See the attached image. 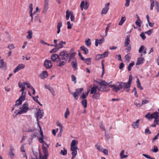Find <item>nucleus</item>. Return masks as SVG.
<instances>
[{
  "label": "nucleus",
  "mask_w": 159,
  "mask_h": 159,
  "mask_svg": "<svg viewBox=\"0 0 159 159\" xmlns=\"http://www.w3.org/2000/svg\"><path fill=\"white\" fill-rule=\"evenodd\" d=\"M48 76L47 71H43L40 75L39 77L42 79H44L46 78Z\"/></svg>",
  "instance_id": "5701e85b"
},
{
  "label": "nucleus",
  "mask_w": 159,
  "mask_h": 159,
  "mask_svg": "<svg viewBox=\"0 0 159 159\" xmlns=\"http://www.w3.org/2000/svg\"><path fill=\"white\" fill-rule=\"evenodd\" d=\"M25 84L26 83H19L18 85L19 88H21L20 90V92H21V96L26 97V93L24 92V91L25 89Z\"/></svg>",
  "instance_id": "39448f33"
},
{
  "label": "nucleus",
  "mask_w": 159,
  "mask_h": 159,
  "mask_svg": "<svg viewBox=\"0 0 159 159\" xmlns=\"http://www.w3.org/2000/svg\"><path fill=\"white\" fill-rule=\"evenodd\" d=\"M98 89H99V88H98L97 86H94L91 88L90 94H93L96 93L97 92V90L98 89Z\"/></svg>",
  "instance_id": "6ab92c4d"
},
{
  "label": "nucleus",
  "mask_w": 159,
  "mask_h": 159,
  "mask_svg": "<svg viewBox=\"0 0 159 159\" xmlns=\"http://www.w3.org/2000/svg\"><path fill=\"white\" fill-rule=\"evenodd\" d=\"M67 29H71L72 28V25L73 24H71L70 21H68L67 22Z\"/></svg>",
  "instance_id": "6e6d98bb"
},
{
  "label": "nucleus",
  "mask_w": 159,
  "mask_h": 159,
  "mask_svg": "<svg viewBox=\"0 0 159 159\" xmlns=\"http://www.w3.org/2000/svg\"><path fill=\"white\" fill-rule=\"evenodd\" d=\"M149 102V101L146 99H143L142 101V105L146 104Z\"/></svg>",
  "instance_id": "e2e57ef3"
},
{
  "label": "nucleus",
  "mask_w": 159,
  "mask_h": 159,
  "mask_svg": "<svg viewBox=\"0 0 159 159\" xmlns=\"http://www.w3.org/2000/svg\"><path fill=\"white\" fill-rule=\"evenodd\" d=\"M132 80V77L131 75H130L129 77V81L128 83H125V87L127 88H129L131 84V82Z\"/></svg>",
  "instance_id": "aec40b11"
},
{
  "label": "nucleus",
  "mask_w": 159,
  "mask_h": 159,
  "mask_svg": "<svg viewBox=\"0 0 159 159\" xmlns=\"http://www.w3.org/2000/svg\"><path fill=\"white\" fill-rule=\"evenodd\" d=\"M109 90V89H108L107 85H102L101 86H100L99 89H98V91L102 92L108 91Z\"/></svg>",
  "instance_id": "4be33fe9"
},
{
  "label": "nucleus",
  "mask_w": 159,
  "mask_h": 159,
  "mask_svg": "<svg viewBox=\"0 0 159 159\" xmlns=\"http://www.w3.org/2000/svg\"><path fill=\"white\" fill-rule=\"evenodd\" d=\"M140 35L143 40H144L146 38V37L145 36L144 34L143 33H142Z\"/></svg>",
  "instance_id": "774afa93"
},
{
  "label": "nucleus",
  "mask_w": 159,
  "mask_h": 159,
  "mask_svg": "<svg viewBox=\"0 0 159 159\" xmlns=\"http://www.w3.org/2000/svg\"><path fill=\"white\" fill-rule=\"evenodd\" d=\"M28 104L27 103H24L22 107L19 109L17 114H21L26 112L29 110Z\"/></svg>",
  "instance_id": "20e7f679"
},
{
  "label": "nucleus",
  "mask_w": 159,
  "mask_h": 159,
  "mask_svg": "<svg viewBox=\"0 0 159 159\" xmlns=\"http://www.w3.org/2000/svg\"><path fill=\"white\" fill-rule=\"evenodd\" d=\"M42 149L44 152V155L42 157L40 155L39 159H47V157L48 156V150L47 148L45 147H43Z\"/></svg>",
  "instance_id": "6e6552de"
},
{
  "label": "nucleus",
  "mask_w": 159,
  "mask_h": 159,
  "mask_svg": "<svg viewBox=\"0 0 159 159\" xmlns=\"http://www.w3.org/2000/svg\"><path fill=\"white\" fill-rule=\"evenodd\" d=\"M144 60L143 57H139L138 58L136 65H139L143 63V61Z\"/></svg>",
  "instance_id": "cd10ccee"
},
{
  "label": "nucleus",
  "mask_w": 159,
  "mask_h": 159,
  "mask_svg": "<svg viewBox=\"0 0 159 159\" xmlns=\"http://www.w3.org/2000/svg\"><path fill=\"white\" fill-rule=\"evenodd\" d=\"M102 58V57L101 54H98L96 56V60H98Z\"/></svg>",
  "instance_id": "69168bd1"
},
{
  "label": "nucleus",
  "mask_w": 159,
  "mask_h": 159,
  "mask_svg": "<svg viewBox=\"0 0 159 159\" xmlns=\"http://www.w3.org/2000/svg\"><path fill=\"white\" fill-rule=\"evenodd\" d=\"M71 65L74 70L77 69V62L76 60L72 61L71 62Z\"/></svg>",
  "instance_id": "a878e982"
},
{
  "label": "nucleus",
  "mask_w": 159,
  "mask_h": 159,
  "mask_svg": "<svg viewBox=\"0 0 159 159\" xmlns=\"http://www.w3.org/2000/svg\"><path fill=\"white\" fill-rule=\"evenodd\" d=\"M136 83L137 84V87L140 90L143 89V88L141 86L140 82L138 78H137Z\"/></svg>",
  "instance_id": "473e14b6"
},
{
  "label": "nucleus",
  "mask_w": 159,
  "mask_h": 159,
  "mask_svg": "<svg viewBox=\"0 0 159 159\" xmlns=\"http://www.w3.org/2000/svg\"><path fill=\"white\" fill-rule=\"evenodd\" d=\"M159 136V133H158L156 135L155 137L153 139H152V142H154L156 140H157L158 138V137Z\"/></svg>",
  "instance_id": "0e129e2a"
},
{
  "label": "nucleus",
  "mask_w": 159,
  "mask_h": 159,
  "mask_svg": "<svg viewBox=\"0 0 159 159\" xmlns=\"http://www.w3.org/2000/svg\"><path fill=\"white\" fill-rule=\"evenodd\" d=\"M108 55V51H106L104 52L103 54H101V56L102 58H105L106 57H107Z\"/></svg>",
  "instance_id": "09e8293b"
},
{
  "label": "nucleus",
  "mask_w": 159,
  "mask_h": 159,
  "mask_svg": "<svg viewBox=\"0 0 159 159\" xmlns=\"http://www.w3.org/2000/svg\"><path fill=\"white\" fill-rule=\"evenodd\" d=\"M38 125H39V127L40 129V134L42 137L41 138H40L39 139V140L40 143H42L43 144V147H45L44 145H45L47 146V148H48L49 145L48 144H47L46 143H45V142L43 140V133L42 132V129H41V127L39 125V123H38Z\"/></svg>",
  "instance_id": "423d86ee"
},
{
  "label": "nucleus",
  "mask_w": 159,
  "mask_h": 159,
  "mask_svg": "<svg viewBox=\"0 0 159 159\" xmlns=\"http://www.w3.org/2000/svg\"><path fill=\"white\" fill-rule=\"evenodd\" d=\"M88 2L87 1L84 2V1H82L81 2L80 7L82 10H83V9L86 10H87L88 8V6L87 5Z\"/></svg>",
  "instance_id": "4468645a"
},
{
  "label": "nucleus",
  "mask_w": 159,
  "mask_h": 159,
  "mask_svg": "<svg viewBox=\"0 0 159 159\" xmlns=\"http://www.w3.org/2000/svg\"><path fill=\"white\" fill-rule=\"evenodd\" d=\"M101 152H103L104 154H106L107 155H108V151L107 150L105 149H103L102 151Z\"/></svg>",
  "instance_id": "338daca9"
},
{
  "label": "nucleus",
  "mask_w": 159,
  "mask_h": 159,
  "mask_svg": "<svg viewBox=\"0 0 159 159\" xmlns=\"http://www.w3.org/2000/svg\"><path fill=\"white\" fill-rule=\"evenodd\" d=\"M100 95L99 92H98L96 93L93 94V95L92 96V97L93 98L98 99L100 97Z\"/></svg>",
  "instance_id": "2f4dec72"
},
{
  "label": "nucleus",
  "mask_w": 159,
  "mask_h": 159,
  "mask_svg": "<svg viewBox=\"0 0 159 159\" xmlns=\"http://www.w3.org/2000/svg\"><path fill=\"white\" fill-rule=\"evenodd\" d=\"M28 34L26 37L28 39H31L32 37V32L31 30H29L27 32Z\"/></svg>",
  "instance_id": "c756f323"
},
{
  "label": "nucleus",
  "mask_w": 159,
  "mask_h": 159,
  "mask_svg": "<svg viewBox=\"0 0 159 159\" xmlns=\"http://www.w3.org/2000/svg\"><path fill=\"white\" fill-rule=\"evenodd\" d=\"M49 8V2H44L43 5V13L47 12Z\"/></svg>",
  "instance_id": "412c9836"
},
{
  "label": "nucleus",
  "mask_w": 159,
  "mask_h": 159,
  "mask_svg": "<svg viewBox=\"0 0 159 159\" xmlns=\"http://www.w3.org/2000/svg\"><path fill=\"white\" fill-rule=\"evenodd\" d=\"M134 62H132L130 63L129 65L128 66V71H130L131 70L132 67L134 66Z\"/></svg>",
  "instance_id": "e433bc0d"
},
{
  "label": "nucleus",
  "mask_w": 159,
  "mask_h": 159,
  "mask_svg": "<svg viewBox=\"0 0 159 159\" xmlns=\"http://www.w3.org/2000/svg\"><path fill=\"white\" fill-rule=\"evenodd\" d=\"M154 149L152 150V151L154 152H157L158 151V148L157 146H154L153 147Z\"/></svg>",
  "instance_id": "680f3d73"
},
{
  "label": "nucleus",
  "mask_w": 159,
  "mask_h": 159,
  "mask_svg": "<svg viewBox=\"0 0 159 159\" xmlns=\"http://www.w3.org/2000/svg\"><path fill=\"white\" fill-rule=\"evenodd\" d=\"M91 58H89L86 59H84V61H85V62L87 65H88L90 64L91 62Z\"/></svg>",
  "instance_id": "c03bdc74"
},
{
  "label": "nucleus",
  "mask_w": 159,
  "mask_h": 159,
  "mask_svg": "<svg viewBox=\"0 0 159 159\" xmlns=\"http://www.w3.org/2000/svg\"><path fill=\"white\" fill-rule=\"evenodd\" d=\"M102 73L101 75V77H102L103 75L105 73V69H104V66L103 63L102 62Z\"/></svg>",
  "instance_id": "13d9d810"
},
{
  "label": "nucleus",
  "mask_w": 159,
  "mask_h": 159,
  "mask_svg": "<svg viewBox=\"0 0 159 159\" xmlns=\"http://www.w3.org/2000/svg\"><path fill=\"white\" fill-rule=\"evenodd\" d=\"M144 50L145 47L143 45H142L141 46L139 50V53H141Z\"/></svg>",
  "instance_id": "052dcab7"
},
{
  "label": "nucleus",
  "mask_w": 159,
  "mask_h": 159,
  "mask_svg": "<svg viewBox=\"0 0 159 159\" xmlns=\"http://www.w3.org/2000/svg\"><path fill=\"white\" fill-rule=\"evenodd\" d=\"M104 39L103 38H102L101 39L98 40V39H95V45L96 46H98V44L101 45L104 42Z\"/></svg>",
  "instance_id": "a211bd4d"
},
{
  "label": "nucleus",
  "mask_w": 159,
  "mask_h": 159,
  "mask_svg": "<svg viewBox=\"0 0 159 159\" xmlns=\"http://www.w3.org/2000/svg\"><path fill=\"white\" fill-rule=\"evenodd\" d=\"M66 44V42L61 41L59 42V44H58V47L56 48H58L59 49L63 47V45H65Z\"/></svg>",
  "instance_id": "b1692460"
},
{
  "label": "nucleus",
  "mask_w": 159,
  "mask_h": 159,
  "mask_svg": "<svg viewBox=\"0 0 159 159\" xmlns=\"http://www.w3.org/2000/svg\"><path fill=\"white\" fill-rule=\"evenodd\" d=\"M67 153V151L66 149L65 148H63V150H61V151L60 153L61 155L65 156L66 154Z\"/></svg>",
  "instance_id": "79ce46f5"
},
{
  "label": "nucleus",
  "mask_w": 159,
  "mask_h": 159,
  "mask_svg": "<svg viewBox=\"0 0 159 159\" xmlns=\"http://www.w3.org/2000/svg\"><path fill=\"white\" fill-rule=\"evenodd\" d=\"M81 103L83 105L84 107V108H86L87 107V100L86 99H83L81 102Z\"/></svg>",
  "instance_id": "a19ab883"
},
{
  "label": "nucleus",
  "mask_w": 159,
  "mask_h": 159,
  "mask_svg": "<svg viewBox=\"0 0 159 159\" xmlns=\"http://www.w3.org/2000/svg\"><path fill=\"white\" fill-rule=\"evenodd\" d=\"M112 82L108 83V86L111 88L112 90L115 92H117L119 90L123 88L124 89L127 88L125 87V83L121 82H117L115 84L111 85L110 84V83H112Z\"/></svg>",
  "instance_id": "f03ea898"
},
{
  "label": "nucleus",
  "mask_w": 159,
  "mask_h": 159,
  "mask_svg": "<svg viewBox=\"0 0 159 159\" xmlns=\"http://www.w3.org/2000/svg\"><path fill=\"white\" fill-rule=\"evenodd\" d=\"M83 90V88L77 89H76L75 92L79 95Z\"/></svg>",
  "instance_id": "603ef678"
},
{
  "label": "nucleus",
  "mask_w": 159,
  "mask_h": 159,
  "mask_svg": "<svg viewBox=\"0 0 159 159\" xmlns=\"http://www.w3.org/2000/svg\"><path fill=\"white\" fill-rule=\"evenodd\" d=\"M72 95L75 100H77L78 99L79 95L75 92L72 93Z\"/></svg>",
  "instance_id": "de8ad7c7"
},
{
  "label": "nucleus",
  "mask_w": 159,
  "mask_h": 159,
  "mask_svg": "<svg viewBox=\"0 0 159 159\" xmlns=\"http://www.w3.org/2000/svg\"><path fill=\"white\" fill-rule=\"evenodd\" d=\"M25 97L21 96L19 99L16 102V103L15 105V107L18 106L22 104V101H24L25 99Z\"/></svg>",
  "instance_id": "9b49d317"
},
{
  "label": "nucleus",
  "mask_w": 159,
  "mask_h": 159,
  "mask_svg": "<svg viewBox=\"0 0 159 159\" xmlns=\"http://www.w3.org/2000/svg\"><path fill=\"white\" fill-rule=\"evenodd\" d=\"M69 54V62L70 61L71 59L75 56L76 53L74 52V50L72 49L68 53Z\"/></svg>",
  "instance_id": "f8f14e48"
},
{
  "label": "nucleus",
  "mask_w": 159,
  "mask_h": 159,
  "mask_svg": "<svg viewBox=\"0 0 159 159\" xmlns=\"http://www.w3.org/2000/svg\"><path fill=\"white\" fill-rule=\"evenodd\" d=\"M126 20V18L125 17H123L122 16L121 18V20L120 21L118 25H122L123 23Z\"/></svg>",
  "instance_id": "72a5a7b5"
},
{
  "label": "nucleus",
  "mask_w": 159,
  "mask_h": 159,
  "mask_svg": "<svg viewBox=\"0 0 159 159\" xmlns=\"http://www.w3.org/2000/svg\"><path fill=\"white\" fill-rule=\"evenodd\" d=\"M72 13L71 11H70V12H69L68 10H67L66 12V19L67 20H68L69 18L70 15H71V14Z\"/></svg>",
  "instance_id": "4c0bfd02"
},
{
  "label": "nucleus",
  "mask_w": 159,
  "mask_h": 159,
  "mask_svg": "<svg viewBox=\"0 0 159 159\" xmlns=\"http://www.w3.org/2000/svg\"><path fill=\"white\" fill-rule=\"evenodd\" d=\"M78 144V142L77 140H73L72 141L71 144L70 146L71 147H77V145Z\"/></svg>",
  "instance_id": "bb28decb"
},
{
  "label": "nucleus",
  "mask_w": 159,
  "mask_h": 159,
  "mask_svg": "<svg viewBox=\"0 0 159 159\" xmlns=\"http://www.w3.org/2000/svg\"><path fill=\"white\" fill-rule=\"evenodd\" d=\"M125 58L126 60L129 61L130 59V54L128 53L125 56Z\"/></svg>",
  "instance_id": "3c124183"
},
{
  "label": "nucleus",
  "mask_w": 159,
  "mask_h": 159,
  "mask_svg": "<svg viewBox=\"0 0 159 159\" xmlns=\"http://www.w3.org/2000/svg\"><path fill=\"white\" fill-rule=\"evenodd\" d=\"M71 78L72 80L74 82L75 84L76 82V79L75 76L73 75H72L71 76Z\"/></svg>",
  "instance_id": "5fc2aeb1"
},
{
  "label": "nucleus",
  "mask_w": 159,
  "mask_h": 159,
  "mask_svg": "<svg viewBox=\"0 0 159 159\" xmlns=\"http://www.w3.org/2000/svg\"><path fill=\"white\" fill-rule=\"evenodd\" d=\"M150 1L151 2L150 9L151 10H152L154 6V2L153 0H150Z\"/></svg>",
  "instance_id": "37998d69"
},
{
  "label": "nucleus",
  "mask_w": 159,
  "mask_h": 159,
  "mask_svg": "<svg viewBox=\"0 0 159 159\" xmlns=\"http://www.w3.org/2000/svg\"><path fill=\"white\" fill-rule=\"evenodd\" d=\"M159 122V121L154 120L153 121V124L151 126L153 127H155L156 126V125H158Z\"/></svg>",
  "instance_id": "a18cd8bd"
},
{
  "label": "nucleus",
  "mask_w": 159,
  "mask_h": 159,
  "mask_svg": "<svg viewBox=\"0 0 159 159\" xmlns=\"http://www.w3.org/2000/svg\"><path fill=\"white\" fill-rule=\"evenodd\" d=\"M129 37L130 36L129 35L127 36L125 39V40L124 45V47L131 45L130 44V40Z\"/></svg>",
  "instance_id": "f3484780"
},
{
  "label": "nucleus",
  "mask_w": 159,
  "mask_h": 159,
  "mask_svg": "<svg viewBox=\"0 0 159 159\" xmlns=\"http://www.w3.org/2000/svg\"><path fill=\"white\" fill-rule=\"evenodd\" d=\"M140 121V119H138L136 121L133 122L131 125L132 127L134 129H137L139 127V123Z\"/></svg>",
  "instance_id": "dca6fc26"
},
{
  "label": "nucleus",
  "mask_w": 159,
  "mask_h": 159,
  "mask_svg": "<svg viewBox=\"0 0 159 159\" xmlns=\"http://www.w3.org/2000/svg\"><path fill=\"white\" fill-rule=\"evenodd\" d=\"M85 43L86 45L88 47L90 46L91 44L90 39H89L86 40Z\"/></svg>",
  "instance_id": "58836bf2"
},
{
  "label": "nucleus",
  "mask_w": 159,
  "mask_h": 159,
  "mask_svg": "<svg viewBox=\"0 0 159 159\" xmlns=\"http://www.w3.org/2000/svg\"><path fill=\"white\" fill-rule=\"evenodd\" d=\"M140 21L139 17L138 16V19L135 22V24L139 27H140L141 26V23L140 22Z\"/></svg>",
  "instance_id": "f704fd0d"
},
{
  "label": "nucleus",
  "mask_w": 159,
  "mask_h": 159,
  "mask_svg": "<svg viewBox=\"0 0 159 159\" xmlns=\"http://www.w3.org/2000/svg\"><path fill=\"white\" fill-rule=\"evenodd\" d=\"M159 113L157 112H155L152 114L148 112L145 116V117L149 120H151L153 119L154 120L159 121Z\"/></svg>",
  "instance_id": "7ed1b4c3"
},
{
  "label": "nucleus",
  "mask_w": 159,
  "mask_h": 159,
  "mask_svg": "<svg viewBox=\"0 0 159 159\" xmlns=\"http://www.w3.org/2000/svg\"><path fill=\"white\" fill-rule=\"evenodd\" d=\"M133 92H134V94L135 96L136 97H138V96L137 94V92L136 90V88L135 87H134L132 90Z\"/></svg>",
  "instance_id": "bf43d9fd"
},
{
  "label": "nucleus",
  "mask_w": 159,
  "mask_h": 159,
  "mask_svg": "<svg viewBox=\"0 0 159 159\" xmlns=\"http://www.w3.org/2000/svg\"><path fill=\"white\" fill-rule=\"evenodd\" d=\"M43 112L42 110L39 109L36 114V117H37V121L38 122L39 119L42 118L43 116Z\"/></svg>",
  "instance_id": "9d476101"
},
{
  "label": "nucleus",
  "mask_w": 159,
  "mask_h": 159,
  "mask_svg": "<svg viewBox=\"0 0 159 159\" xmlns=\"http://www.w3.org/2000/svg\"><path fill=\"white\" fill-rule=\"evenodd\" d=\"M6 68V65L3 59L0 60V68L4 69Z\"/></svg>",
  "instance_id": "c85d7f7f"
},
{
  "label": "nucleus",
  "mask_w": 159,
  "mask_h": 159,
  "mask_svg": "<svg viewBox=\"0 0 159 159\" xmlns=\"http://www.w3.org/2000/svg\"><path fill=\"white\" fill-rule=\"evenodd\" d=\"M108 83H107L106 81H105L103 80L99 83V84H100V86H101L102 85H108Z\"/></svg>",
  "instance_id": "49530a36"
},
{
  "label": "nucleus",
  "mask_w": 159,
  "mask_h": 159,
  "mask_svg": "<svg viewBox=\"0 0 159 159\" xmlns=\"http://www.w3.org/2000/svg\"><path fill=\"white\" fill-rule=\"evenodd\" d=\"M51 59L53 62H57H57L60 59L59 55L56 54H52L51 56Z\"/></svg>",
  "instance_id": "1a4fd4ad"
},
{
  "label": "nucleus",
  "mask_w": 159,
  "mask_h": 159,
  "mask_svg": "<svg viewBox=\"0 0 159 159\" xmlns=\"http://www.w3.org/2000/svg\"><path fill=\"white\" fill-rule=\"evenodd\" d=\"M77 149H78L77 147H71L70 150L72 152L71 154H77Z\"/></svg>",
  "instance_id": "393cba45"
},
{
  "label": "nucleus",
  "mask_w": 159,
  "mask_h": 159,
  "mask_svg": "<svg viewBox=\"0 0 159 159\" xmlns=\"http://www.w3.org/2000/svg\"><path fill=\"white\" fill-rule=\"evenodd\" d=\"M25 67V65L24 64H21L19 65L14 70V72L16 73L20 70L24 68Z\"/></svg>",
  "instance_id": "2eb2a0df"
},
{
  "label": "nucleus",
  "mask_w": 159,
  "mask_h": 159,
  "mask_svg": "<svg viewBox=\"0 0 159 159\" xmlns=\"http://www.w3.org/2000/svg\"><path fill=\"white\" fill-rule=\"evenodd\" d=\"M59 50V48H54L52 49L50 51V52L51 53H55L57 51H58Z\"/></svg>",
  "instance_id": "864d4df0"
},
{
  "label": "nucleus",
  "mask_w": 159,
  "mask_h": 159,
  "mask_svg": "<svg viewBox=\"0 0 159 159\" xmlns=\"http://www.w3.org/2000/svg\"><path fill=\"white\" fill-rule=\"evenodd\" d=\"M29 9L30 10V13H32V11L33 10V4L32 3L30 4L29 6Z\"/></svg>",
  "instance_id": "8fccbe9b"
},
{
  "label": "nucleus",
  "mask_w": 159,
  "mask_h": 159,
  "mask_svg": "<svg viewBox=\"0 0 159 159\" xmlns=\"http://www.w3.org/2000/svg\"><path fill=\"white\" fill-rule=\"evenodd\" d=\"M60 59L57 62V66L61 67L65 65L69 57L68 52L66 50L61 51L59 54Z\"/></svg>",
  "instance_id": "f257e3e1"
},
{
  "label": "nucleus",
  "mask_w": 159,
  "mask_h": 159,
  "mask_svg": "<svg viewBox=\"0 0 159 159\" xmlns=\"http://www.w3.org/2000/svg\"><path fill=\"white\" fill-rule=\"evenodd\" d=\"M124 150H122L120 152V157L121 158H126V157H128L127 155H126L124 154Z\"/></svg>",
  "instance_id": "c9c22d12"
},
{
  "label": "nucleus",
  "mask_w": 159,
  "mask_h": 159,
  "mask_svg": "<svg viewBox=\"0 0 159 159\" xmlns=\"http://www.w3.org/2000/svg\"><path fill=\"white\" fill-rule=\"evenodd\" d=\"M95 146L96 147L97 149L99 151L101 152L102 151L103 148H101L100 146H98L97 144L95 145Z\"/></svg>",
  "instance_id": "4d7b16f0"
},
{
  "label": "nucleus",
  "mask_w": 159,
  "mask_h": 159,
  "mask_svg": "<svg viewBox=\"0 0 159 159\" xmlns=\"http://www.w3.org/2000/svg\"><path fill=\"white\" fill-rule=\"evenodd\" d=\"M80 48L84 51L85 54H86L89 53L88 49L84 46H82L80 47Z\"/></svg>",
  "instance_id": "7c9ffc66"
},
{
  "label": "nucleus",
  "mask_w": 159,
  "mask_h": 159,
  "mask_svg": "<svg viewBox=\"0 0 159 159\" xmlns=\"http://www.w3.org/2000/svg\"><path fill=\"white\" fill-rule=\"evenodd\" d=\"M70 114V111L68 108H66V111L65 114V117L66 119L69 116Z\"/></svg>",
  "instance_id": "ea45409f"
},
{
  "label": "nucleus",
  "mask_w": 159,
  "mask_h": 159,
  "mask_svg": "<svg viewBox=\"0 0 159 159\" xmlns=\"http://www.w3.org/2000/svg\"><path fill=\"white\" fill-rule=\"evenodd\" d=\"M44 66L47 69H50L52 66L51 61L46 59L44 61Z\"/></svg>",
  "instance_id": "0eeeda50"
},
{
  "label": "nucleus",
  "mask_w": 159,
  "mask_h": 159,
  "mask_svg": "<svg viewBox=\"0 0 159 159\" xmlns=\"http://www.w3.org/2000/svg\"><path fill=\"white\" fill-rule=\"evenodd\" d=\"M110 4L109 2H108L105 4V7L102 10L101 13L102 14H106L109 10V6Z\"/></svg>",
  "instance_id": "ddd939ff"
}]
</instances>
